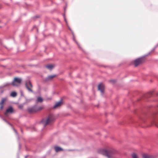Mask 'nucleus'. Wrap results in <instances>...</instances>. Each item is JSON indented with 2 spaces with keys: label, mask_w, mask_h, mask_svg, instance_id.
Here are the masks:
<instances>
[{
  "label": "nucleus",
  "mask_w": 158,
  "mask_h": 158,
  "mask_svg": "<svg viewBox=\"0 0 158 158\" xmlns=\"http://www.w3.org/2000/svg\"><path fill=\"white\" fill-rule=\"evenodd\" d=\"M54 117L52 115H50L46 119H44L42 120V123L44 124V126L46 125L49 124L54 120Z\"/></svg>",
  "instance_id": "nucleus-1"
},
{
  "label": "nucleus",
  "mask_w": 158,
  "mask_h": 158,
  "mask_svg": "<svg viewBox=\"0 0 158 158\" xmlns=\"http://www.w3.org/2000/svg\"><path fill=\"white\" fill-rule=\"evenodd\" d=\"M21 79L20 78L15 77L14 78V80L13 81L11 85L13 86H19L21 83ZM10 85V84H6L5 86H7Z\"/></svg>",
  "instance_id": "nucleus-2"
},
{
  "label": "nucleus",
  "mask_w": 158,
  "mask_h": 158,
  "mask_svg": "<svg viewBox=\"0 0 158 158\" xmlns=\"http://www.w3.org/2000/svg\"><path fill=\"white\" fill-rule=\"evenodd\" d=\"M99 152L101 154L104 155L108 157H110L112 154L111 151H108L105 149H101L99 150Z\"/></svg>",
  "instance_id": "nucleus-3"
},
{
  "label": "nucleus",
  "mask_w": 158,
  "mask_h": 158,
  "mask_svg": "<svg viewBox=\"0 0 158 158\" xmlns=\"http://www.w3.org/2000/svg\"><path fill=\"white\" fill-rule=\"evenodd\" d=\"M43 108L42 107H37L35 106H34L29 108L28 110L30 113H32L41 110Z\"/></svg>",
  "instance_id": "nucleus-4"
},
{
  "label": "nucleus",
  "mask_w": 158,
  "mask_h": 158,
  "mask_svg": "<svg viewBox=\"0 0 158 158\" xmlns=\"http://www.w3.org/2000/svg\"><path fill=\"white\" fill-rule=\"evenodd\" d=\"M25 85L26 88L29 92H33L32 89L33 86L31 82L30 81H26L25 82Z\"/></svg>",
  "instance_id": "nucleus-5"
},
{
  "label": "nucleus",
  "mask_w": 158,
  "mask_h": 158,
  "mask_svg": "<svg viewBox=\"0 0 158 158\" xmlns=\"http://www.w3.org/2000/svg\"><path fill=\"white\" fill-rule=\"evenodd\" d=\"M143 62V59L142 58H139L136 59L134 61V64L135 67L140 64Z\"/></svg>",
  "instance_id": "nucleus-6"
},
{
  "label": "nucleus",
  "mask_w": 158,
  "mask_h": 158,
  "mask_svg": "<svg viewBox=\"0 0 158 158\" xmlns=\"http://www.w3.org/2000/svg\"><path fill=\"white\" fill-rule=\"evenodd\" d=\"M104 86L102 84H100L98 85V89L100 90L101 92L102 93H104Z\"/></svg>",
  "instance_id": "nucleus-7"
},
{
  "label": "nucleus",
  "mask_w": 158,
  "mask_h": 158,
  "mask_svg": "<svg viewBox=\"0 0 158 158\" xmlns=\"http://www.w3.org/2000/svg\"><path fill=\"white\" fill-rule=\"evenodd\" d=\"M6 101V99L3 98L0 103V109L2 110L3 108L4 104L5 102Z\"/></svg>",
  "instance_id": "nucleus-8"
},
{
  "label": "nucleus",
  "mask_w": 158,
  "mask_h": 158,
  "mask_svg": "<svg viewBox=\"0 0 158 158\" xmlns=\"http://www.w3.org/2000/svg\"><path fill=\"white\" fill-rule=\"evenodd\" d=\"M13 112V108L11 107H9L8 109H7L5 113V115H6L9 113H11Z\"/></svg>",
  "instance_id": "nucleus-9"
},
{
  "label": "nucleus",
  "mask_w": 158,
  "mask_h": 158,
  "mask_svg": "<svg viewBox=\"0 0 158 158\" xmlns=\"http://www.w3.org/2000/svg\"><path fill=\"white\" fill-rule=\"evenodd\" d=\"M142 156L143 158H155L154 156L149 155L147 154H143Z\"/></svg>",
  "instance_id": "nucleus-10"
},
{
  "label": "nucleus",
  "mask_w": 158,
  "mask_h": 158,
  "mask_svg": "<svg viewBox=\"0 0 158 158\" xmlns=\"http://www.w3.org/2000/svg\"><path fill=\"white\" fill-rule=\"evenodd\" d=\"M62 104V102L61 101H60L59 102H56L53 107L54 108H58V107L61 106Z\"/></svg>",
  "instance_id": "nucleus-11"
},
{
  "label": "nucleus",
  "mask_w": 158,
  "mask_h": 158,
  "mask_svg": "<svg viewBox=\"0 0 158 158\" xmlns=\"http://www.w3.org/2000/svg\"><path fill=\"white\" fill-rule=\"evenodd\" d=\"M45 67L47 69L51 70L54 67V66L53 64H48L46 65Z\"/></svg>",
  "instance_id": "nucleus-12"
},
{
  "label": "nucleus",
  "mask_w": 158,
  "mask_h": 158,
  "mask_svg": "<svg viewBox=\"0 0 158 158\" xmlns=\"http://www.w3.org/2000/svg\"><path fill=\"white\" fill-rule=\"evenodd\" d=\"M55 149L56 152H57L63 150L62 148L59 147H55Z\"/></svg>",
  "instance_id": "nucleus-13"
},
{
  "label": "nucleus",
  "mask_w": 158,
  "mask_h": 158,
  "mask_svg": "<svg viewBox=\"0 0 158 158\" xmlns=\"http://www.w3.org/2000/svg\"><path fill=\"white\" fill-rule=\"evenodd\" d=\"M56 75H53L51 76H48L47 78V80H51L53 78L56 77Z\"/></svg>",
  "instance_id": "nucleus-14"
},
{
  "label": "nucleus",
  "mask_w": 158,
  "mask_h": 158,
  "mask_svg": "<svg viewBox=\"0 0 158 158\" xmlns=\"http://www.w3.org/2000/svg\"><path fill=\"white\" fill-rule=\"evenodd\" d=\"M43 101V99L42 98L40 97H38L37 100V102H41Z\"/></svg>",
  "instance_id": "nucleus-15"
},
{
  "label": "nucleus",
  "mask_w": 158,
  "mask_h": 158,
  "mask_svg": "<svg viewBox=\"0 0 158 158\" xmlns=\"http://www.w3.org/2000/svg\"><path fill=\"white\" fill-rule=\"evenodd\" d=\"M11 96L13 97H15L17 96V93L15 92H13L11 94Z\"/></svg>",
  "instance_id": "nucleus-16"
},
{
  "label": "nucleus",
  "mask_w": 158,
  "mask_h": 158,
  "mask_svg": "<svg viewBox=\"0 0 158 158\" xmlns=\"http://www.w3.org/2000/svg\"><path fill=\"white\" fill-rule=\"evenodd\" d=\"M132 158H138L137 155L135 154H133L132 155Z\"/></svg>",
  "instance_id": "nucleus-17"
},
{
  "label": "nucleus",
  "mask_w": 158,
  "mask_h": 158,
  "mask_svg": "<svg viewBox=\"0 0 158 158\" xmlns=\"http://www.w3.org/2000/svg\"><path fill=\"white\" fill-rule=\"evenodd\" d=\"M19 108H23V106L22 105H20L19 106Z\"/></svg>",
  "instance_id": "nucleus-18"
},
{
  "label": "nucleus",
  "mask_w": 158,
  "mask_h": 158,
  "mask_svg": "<svg viewBox=\"0 0 158 158\" xmlns=\"http://www.w3.org/2000/svg\"><path fill=\"white\" fill-rule=\"evenodd\" d=\"M110 81H111V82H114V80H111Z\"/></svg>",
  "instance_id": "nucleus-19"
},
{
  "label": "nucleus",
  "mask_w": 158,
  "mask_h": 158,
  "mask_svg": "<svg viewBox=\"0 0 158 158\" xmlns=\"http://www.w3.org/2000/svg\"><path fill=\"white\" fill-rule=\"evenodd\" d=\"M51 98L48 99V100H51Z\"/></svg>",
  "instance_id": "nucleus-20"
}]
</instances>
